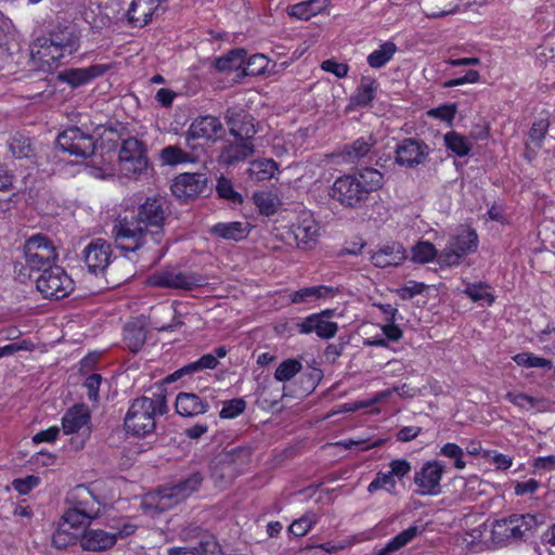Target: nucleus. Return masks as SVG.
Instances as JSON below:
<instances>
[{
    "label": "nucleus",
    "mask_w": 555,
    "mask_h": 555,
    "mask_svg": "<svg viewBox=\"0 0 555 555\" xmlns=\"http://www.w3.org/2000/svg\"><path fill=\"white\" fill-rule=\"evenodd\" d=\"M169 216L168 202L159 195L146 197L137 206L126 207L113 223L112 236L116 246L126 251H135L145 244L149 235L159 243Z\"/></svg>",
    "instance_id": "obj_1"
},
{
    "label": "nucleus",
    "mask_w": 555,
    "mask_h": 555,
    "mask_svg": "<svg viewBox=\"0 0 555 555\" xmlns=\"http://www.w3.org/2000/svg\"><path fill=\"white\" fill-rule=\"evenodd\" d=\"M168 412L166 396L160 391L152 398L142 396L132 400L124 418V427L128 434L145 437L156 427L157 415Z\"/></svg>",
    "instance_id": "obj_2"
},
{
    "label": "nucleus",
    "mask_w": 555,
    "mask_h": 555,
    "mask_svg": "<svg viewBox=\"0 0 555 555\" xmlns=\"http://www.w3.org/2000/svg\"><path fill=\"white\" fill-rule=\"evenodd\" d=\"M543 522L540 514H513L492 521L489 538L498 546L513 544L532 537Z\"/></svg>",
    "instance_id": "obj_3"
},
{
    "label": "nucleus",
    "mask_w": 555,
    "mask_h": 555,
    "mask_svg": "<svg viewBox=\"0 0 555 555\" xmlns=\"http://www.w3.org/2000/svg\"><path fill=\"white\" fill-rule=\"evenodd\" d=\"M23 254L25 263L16 262L14 266V272L22 283L31 279V272L53 266L59 257L53 242L42 233L34 234L25 241Z\"/></svg>",
    "instance_id": "obj_4"
},
{
    "label": "nucleus",
    "mask_w": 555,
    "mask_h": 555,
    "mask_svg": "<svg viewBox=\"0 0 555 555\" xmlns=\"http://www.w3.org/2000/svg\"><path fill=\"white\" fill-rule=\"evenodd\" d=\"M36 287L44 298L59 300L74 291L75 283L62 267L53 264L41 271Z\"/></svg>",
    "instance_id": "obj_5"
},
{
    "label": "nucleus",
    "mask_w": 555,
    "mask_h": 555,
    "mask_svg": "<svg viewBox=\"0 0 555 555\" xmlns=\"http://www.w3.org/2000/svg\"><path fill=\"white\" fill-rule=\"evenodd\" d=\"M118 165L125 177H134L145 171L149 159L144 143L132 137L124 140L118 153Z\"/></svg>",
    "instance_id": "obj_6"
},
{
    "label": "nucleus",
    "mask_w": 555,
    "mask_h": 555,
    "mask_svg": "<svg viewBox=\"0 0 555 555\" xmlns=\"http://www.w3.org/2000/svg\"><path fill=\"white\" fill-rule=\"evenodd\" d=\"M478 246V236L474 230L461 228L453 235L448 245L439 254V263L441 266L459 264L461 259L468 254L474 253Z\"/></svg>",
    "instance_id": "obj_7"
},
{
    "label": "nucleus",
    "mask_w": 555,
    "mask_h": 555,
    "mask_svg": "<svg viewBox=\"0 0 555 555\" xmlns=\"http://www.w3.org/2000/svg\"><path fill=\"white\" fill-rule=\"evenodd\" d=\"M446 464L439 460L425 462L414 473L415 493L422 496H435L441 493V480L446 473Z\"/></svg>",
    "instance_id": "obj_8"
},
{
    "label": "nucleus",
    "mask_w": 555,
    "mask_h": 555,
    "mask_svg": "<svg viewBox=\"0 0 555 555\" xmlns=\"http://www.w3.org/2000/svg\"><path fill=\"white\" fill-rule=\"evenodd\" d=\"M56 145L72 156L87 158L94 154L95 140L93 135L73 126L65 129L56 138Z\"/></svg>",
    "instance_id": "obj_9"
},
{
    "label": "nucleus",
    "mask_w": 555,
    "mask_h": 555,
    "mask_svg": "<svg viewBox=\"0 0 555 555\" xmlns=\"http://www.w3.org/2000/svg\"><path fill=\"white\" fill-rule=\"evenodd\" d=\"M46 41H50L49 49H53L51 51V57L53 60H59L64 57L65 55H70L76 52L79 48V35L77 34L74 26H56L51 33ZM47 42L41 44L44 47Z\"/></svg>",
    "instance_id": "obj_10"
},
{
    "label": "nucleus",
    "mask_w": 555,
    "mask_h": 555,
    "mask_svg": "<svg viewBox=\"0 0 555 555\" xmlns=\"http://www.w3.org/2000/svg\"><path fill=\"white\" fill-rule=\"evenodd\" d=\"M429 146L417 139L405 138L396 146V163L406 168H414L426 162Z\"/></svg>",
    "instance_id": "obj_11"
},
{
    "label": "nucleus",
    "mask_w": 555,
    "mask_h": 555,
    "mask_svg": "<svg viewBox=\"0 0 555 555\" xmlns=\"http://www.w3.org/2000/svg\"><path fill=\"white\" fill-rule=\"evenodd\" d=\"M330 196L347 207H354L365 196L361 181L352 176L338 178L331 188Z\"/></svg>",
    "instance_id": "obj_12"
},
{
    "label": "nucleus",
    "mask_w": 555,
    "mask_h": 555,
    "mask_svg": "<svg viewBox=\"0 0 555 555\" xmlns=\"http://www.w3.org/2000/svg\"><path fill=\"white\" fill-rule=\"evenodd\" d=\"M150 284L157 287L191 291L203 285L201 276L176 270H164L150 276Z\"/></svg>",
    "instance_id": "obj_13"
},
{
    "label": "nucleus",
    "mask_w": 555,
    "mask_h": 555,
    "mask_svg": "<svg viewBox=\"0 0 555 555\" xmlns=\"http://www.w3.org/2000/svg\"><path fill=\"white\" fill-rule=\"evenodd\" d=\"M82 259L91 273H101L111 263L112 246L103 238H94L83 248Z\"/></svg>",
    "instance_id": "obj_14"
},
{
    "label": "nucleus",
    "mask_w": 555,
    "mask_h": 555,
    "mask_svg": "<svg viewBox=\"0 0 555 555\" xmlns=\"http://www.w3.org/2000/svg\"><path fill=\"white\" fill-rule=\"evenodd\" d=\"M225 124L229 132L236 140L253 141L258 132L254 124V117L241 108H228L224 114Z\"/></svg>",
    "instance_id": "obj_15"
},
{
    "label": "nucleus",
    "mask_w": 555,
    "mask_h": 555,
    "mask_svg": "<svg viewBox=\"0 0 555 555\" xmlns=\"http://www.w3.org/2000/svg\"><path fill=\"white\" fill-rule=\"evenodd\" d=\"M204 481V474L199 470L193 472L176 483L165 486L159 490L160 500H172L173 503L185 500L197 491Z\"/></svg>",
    "instance_id": "obj_16"
},
{
    "label": "nucleus",
    "mask_w": 555,
    "mask_h": 555,
    "mask_svg": "<svg viewBox=\"0 0 555 555\" xmlns=\"http://www.w3.org/2000/svg\"><path fill=\"white\" fill-rule=\"evenodd\" d=\"M207 182L208 179L205 173L184 172L173 180L171 191L178 198L188 201L202 194L207 188Z\"/></svg>",
    "instance_id": "obj_17"
},
{
    "label": "nucleus",
    "mask_w": 555,
    "mask_h": 555,
    "mask_svg": "<svg viewBox=\"0 0 555 555\" xmlns=\"http://www.w3.org/2000/svg\"><path fill=\"white\" fill-rule=\"evenodd\" d=\"M224 133V128L220 119L212 115L198 116L188 129V140L205 139L217 140Z\"/></svg>",
    "instance_id": "obj_18"
},
{
    "label": "nucleus",
    "mask_w": 555,
    "mask_h": 555,
    "mask_svg": "<svg viewBox=\"0 0 555 555\" xmlns=\"http://www.w3.org/2000/svg\"><path fill=\"white\" fill-rule=\"evenodd\" d=\"M109 68L111 66L106 64H94L85 68H70L60 73L59 79L72 88H79L92 79L103 76Z\"/></svg>",
    "instance_id": "obj_19"
},
{
    "label": "nucleus",
    "mask_w": 555,
    "mask_h": 555,
    "mask_svg": "<svg viewBox=\"0 0 555 555\" xmlns=\"http://www.w3.org/2000/svg\"><path fill=\"white\" fill-rule=\"evenodd\" d=\"M80 547L88 552H104L116 545L113 531L102 529H83L79 539Z\"/></svg>",
    "instance_id": "obj_20"
},
{
    "label": "nucleus",
    "mask_w": 555,
    "mask_h": 555,
    "mask_svg": "<svg viewBox=\"0 0 555 555\" xmlns=\"http://www.w3.org/2000/svg\"><path fill=\"white\" fill-rule=\"evenodd\" d=\"M388 468L384 473V491L397 494L404 489L403 478L411 473L412 465L405 459H396L390 461Z\"/></svg>",
    "instance_id": "obj_21"
},
{
    "label": "nucleus",
    "mask_w": 555,
    "mask_h": 555,
    "mask_svg": "<svg viewBox=\"0 0 555 555\" xmlns=\"http://www.w3.org/2000/svg\"><path fill=\"white\" fill-rule=\"evenodd\" d=\"M320 227L311 216H304L297 223L292 225V232L301 249H311L319 236Z\"/></svg>",
    "instance_id": "obj_22"
},
{
    "label": "nucleus",
    "mask_w": 555,
    "mask_h": 555,
    "mask_svg": "<svg viewBox=\"0 0 555 555\" xmlns=\"http://www.w3.org/2000/svg\"><path fill=\"white\" fill-rule=\"evenodd\" d=\"M255 154V145L253 141L236 140L230 142L221 149L219 162L227 166H233L244 162Z\"/></svg>",
    "instance_id": "obj_23"
},
{
    "label": "nucleus",
    "mask_w": 555,
    "mask_h": 555,
    "mask_svg": "<svg viewBox=\"0 0 555 555\" xmlns=\"http://www.w3.org/2000/svg\"><path fill=\"white\" fill-rule=\"evenodd\" d=\"M176 412L183 417L205 414L209 409L207 400L193 392H180L175 402Z\"/></svg>",
    "instance_id": "obj_24"
},
{
    "label": "nucleus",
    "mask_w": 555,
    "mask_h": 555,
    "mask_svg": "<svg viewBox=\"0 0 555 555\" xmlns=\"http://www.w3.org/2000/svg\"><path fill=\"white\" fill-rule=\"evenodd\" d=\"M300 334L315 333L322 339H328L336 335L338 325L335 322L323 320L317 315L307 317L298 324Z\"/></svg>",
    "instance_id": "obj_25"
},
{
    "label": "nucleus",
    "mask_w": 555,
    "mask_h": 555,
    "mask_svg": "<svg viewBox=\"0 0 555 555\" xmlns=\"http://www.w3.org/2000/svg\"><path fill=\"white\" fill-rule=\"evenodd\" d=\"M403 320L396 307L384 305V349L388 348V343L398 341L403 331L400 322Z\"/></svg>",
    "instance_id": "obj_26"
},
{
    "label": "nucleus",
    "mask_w": 555,
    "mask_h": 555,
    "mask_svg": "<svg viewBox=\"0 0 555 555\" xmlns=\"http://www.w3.org/2000/svg\"><path fill=\"white\" fill-rule=\"evenodd\" d=\"M157 9V0H132L127 16L131 25L143 27L152 21Z\"/></svg>",
    "instance_id": "obj_27"
},
{
    "label": "nucleus",
    "mask_w": 555,
    "mask_h": 555,
    "mask_svg": "<svg viewBox=\"0 0 555 555\" xmlns=\"http://www.w3.org/2000/svg\"><path fill=\"white\" fill-rule=\"evenodd\" d=\"M99 508L69 507L62 517V525L80 533V529L89 526L99 516Z\"/></svg>",
    "instance_id": "obj_28"
},
{
    "label": "nucleus",
    "mask_w": 555,
    "mask_h": 555,
    "mask_svg": "<svg viewBox=\"0 0 555 555\" xmlns=\"http://www.w3.org/2000/svg\"><path fill=\"white\" fill-rule=\"evenodd\" d=\"M90 411L83 404H76L62 418V427L66 435L78 433L90 422Z\"/></svg>",
    "instance_id": "obj_29"
},
{
    "label": "nucleus",
    "mask_w": 555,
    "mask_h": 555,
    "mask_svg": "<svg viewBox=\"0 0 555 555\" xmlns=\"http://www.w3.org/2000/svg\"><path fill=\"white\" fill-rule=\"evenodd\" d=\"M210 233L223 240L241 241L249 234V230L243 222H219L212 225Z\"/></svg>",
    "instance_id": "obj_30"
},
{
    "label": "nucleus",
    "mask_w": 555,
    "mask_h": 555,
    "mask_svg": "<svg viewBox=\"0 0 555 555\" xmlns=\"http://www.w3.org/2000/svg\"><path fill=\"white\" fill-rule=\"evenodd\" d=\"M338 292L337 288L317 285L310 287H304L296 292L291 293L289 298L293 304L310 302L314 299L333 297Z\"/></svg>",
    "instance_id": "obj_31"
},
{
    "label": "nucleus",
    "mask_w": 555,
    "mask_h": 555,
    "mask_svg": "<svg viewBox=\"0 0 555 555\" xmlns=\"http://www.w3.org/2000/svg\"><path fill=\"white\" fill-rule=\"evenodd\" d=\"M328 0H307L287 8L291 17L308 21L327 7Z\"/></svg>",
    "instance_id": "obj_32"
},
{
    "label": "nucleus",
    "mask_w": 555,
    "mask_h": 555,
    "mask_svg": "<svg viewBox=\"0 0 555 555\" xmlns=\"http://www.w3.org/2000/svg\"><path fill=\"white\" fill-rule=\"evenodd\" d=\"M378 82L375 78L363 76L357 92L350 98V104L354 106H366L374 99Z\"/></svg>",
    "instance_id": "obj_33"
},
{
    "label": "nucleus",
    "mask_w": 555,
    "mask_h": 555,
    "mask_svg": "<svg viewBox=\"0 0 555 555\" xmlns=\"http://www.w3.org/2000/svg\"><path fill=\"white\" fill-rule=\"evenodd\" d=\"M146 340V331L139 322H129L124 327V341L131 352H138Z\"/></svg>",
    "instance_id": "obj_34"
},
{
    "label": "nucleus",
    "mask_w": 555,
    "mask_h": 555,
    "mask_svg": "<svg viewBox=\"0 0 555 555\" xmlns=\"http://www.w3.org/2000/svg\"><path fill=\"white\" fill-rule=\"evenodd\" d=\"M246 61V51L244 49H233L225 55L215 60V67L218 72H235L242 69Z\"/></svg>",
    "instance_id": "obj_35"
},
{
    "label": "nucleus",
    "mask_w": 555,
    "mask_h": 555,
    "mask_svg": "<svg viewBox=\"0 0 555 555\" xmlns=\"http://www.w3.org/2000/svg\"><path fill=\"white\" fill-rule=\"evenodd\" d=\"M505 399L521 411H541L546 406V401L522 392L508 391Z\"/></svg>",
    "instance_id": "obj_36"
},
{
    "label": "nucleus",
    "mask_w": 555,
    "mask_h": 555,
    "mask_svg": "<svg viewBox=\"0 0 555 555\" xmlns=\"http://www.w3.org/2000/svg\"><path fill=\"white\" fill-rule=\"evenodd\" d=\"M374 142L369 138L367 140L360 138L350 144H346L341 151V157L347 163H354L360 160L369 154Z\"/></svg>",
    "instance_id": "obj_37"
},
{
    "label": "nucleus",
    "mask_w": 555,
    "mask_h": 555,
    "mask_svg": "<svg viewBox=\"0 0 555 555\" xmlns=\"http://www.w3.org/2000/svg\"><path fill=\"white\" fill-rule=\"evenodd\" d=\"M446 147L457 157H465L472 151V142L465 135L456 132L449 131L443 135Z\"/></svg>",
    "instance_id": "obj_38"
},
{
    "label": "nucleus",
    "mask_w": 555,
    "mask_h": 555,
    "mask_svg": "<svg viewBox=\"0 0 555 555\" xmlns=\"http://www.w3.org/2000/svg\"><path fill=\"white\" fill-rule=\"evenodd\" d=\"M8 147L12 156L17 159L31 158L35 156L30 139L22 133H15L11 137L8 141Z\"/></svg>",
    "instance_id": "obj_39"
},
{
    "label": "nucleus",
    "mask_w": 555,
    "mask_h": 555,
    "mask_svg": "<svg viewBox=\"0 0 555 555\" xmlns=\"http://www.w3.org/2000/svg\"><path fill=\"white\" fill-rule=\"evenodd\" d=\"M235 472L236 469L233 467V464L228 463L222 455V457L211 467V478L218 486L224 487L232 482L235 477Z\"/></svg>",
    "instance_id": "obj_40"
},
{
    "label": "nucleus",
    "mask_w": 555,
    "mask_h": 555,
    "mask_svg": "<svg viewBox=\"0 0 555 555\" xmlns=\"http://www.w3.org/2000/svg\"><path fill=\"white\" fill-rule=\"evenodd\" d=\"M160 159L165 165L175 166L192 162V155L179 145H168L160 151Z\"/></svg>",
    "instance_id": "obj_41"
},
{
    "label": "nucleus",
    "mask_w": 555,
    "mask_h": 555,
    "mask_svg": "<svg viewBox=\"0 0 555 555\" xmlns=\"http://www.w3.org/2000/svg\"><path fill=\"white\" fill-rule=\"evenodd\" d=\"M420 533L421 529L417 526H411L408 529L401 531L384 546V555L405 546Z\"/></svg>",
    "instance_id": "obj_42"
},
{
    "label": "nucleus",
    "mask_w": 555,
    "mask_h": 555,
    "mask_svg": "<svg viewBox=\"0 0 555 555\" xmlns=\"http://www.w3.org/2000/svg\"><path fill=\"white\" fill-rule=\"evenodd\" d=\"M463 293L468 296L474 302H479L481 305H492L494 301V296L490 292V286L487 284L478 283V284H467Z\"/></svg>",
    "instance_id": "obj_43"
},
{
    "label": "nucleus",
    "mask_w": 555,
    "mask_h": 555,
    "mask_svg": "<svg viewBox=\"0 0 555 555\" xmlns=\"http://www.w3.org/2000/svg\"><path fill=\"white\" fill-rule=\"evenodd\" d=\"M80 537L81 533L70 531L69 528L61 524L52 535V544L57 550H65L70 545H75Z\"/></svg>",
    "instance_id": "obj_44"
},
{
    "label": "nucleus",
    "mask_w": 555,
    "mask_h": 555,
    "mask_svg": "<svg viewBox=\"0 0 555 555\" xmlns=\"http://www.w3.org/2000/svg\"><path fill=\"white\" fill-rule=\"evenodd\" d=\"M439 254L434 244L422 241L412 248V260L417 263H427L436 258L439 260Z\"/></svg>",
    "instance_id": "obj_45"
},
{
    "label": "nucleus",
    "mask_w": 555,
    "mask_h": 555,
    "mask_svg": "<svg viewBox=\"0 0 555 555\" xmlns=\"http://www.w3.org/2000/svg\"><path fill=\"white\" fill-rule=\"evenodd\" d=\"M319 520V517L313 512H307L300 518L294 520L288 527V531L295 537H304L306 535L313 525H315Z\"/></svg>",
    "instance_id": "obj_46"
},
{
    "label": "nucleus",
    "mask_w": 555,
    "mask_h": 555,
    "mask_svg": "<svg viewBox=\"0 0 555 555\" xmlns=\"http://www.w3.org/2000/svg\"><path fill=\"white\" fill-rule=\"evenodd\" d=\"M439 455L452 460L453 466L457 470H463L466 467V462L464 460L465 451L456 443H444L440 448Z\"/></svg>",
    "instance_id": "obj_47"
},
{
    "label": "nucleus",
    "mask_w": 555,
    "mask_h": 555,
    "mask_svg": "<svg viewBox=\"0 0 555 555\" xmlns=\"http://www.w3.org/2000/svg\"><path fill=\"white\" fill-rule=\"evenodd\" d=\"M302 369L300 361L296 359H286L280 363L274 372V378L278 382H288Z\"/></svg>",
    "instance_id": "obj_48"
},
{
    "label": "nucleus",
    "mask_w": 555,
    "mask_h": 555,
    "mask_svg": "<svg viewBox=\"0 0 555 555\" xmlns=\"http://www.w3.org/2000/svg\"><path fill=\"white\" fill-rule=\"evenodd\" d=\"M513 360L517 365L524 367H542L546 370L553 369V363L551 360L538 357L530 352H521L516 354Z\"/></svg>",
    "instance_id": "obj_49"
},
{
    "label": "nucleus",
    "mask_w": 555,
    "mask_h": 555,
    "mask_svg": "<svg viewBox=\"0 0 555 555\" xmlns=\"http://www.w3.org/2000/svg\"><path fill=\"white\" fill-rule=\"evenodd\" d=\"M249 171L257 180H269L278 171V164L273 159L257 160L251 164Z\"/></svg>",
    "instance_id": "obj_50"
},
{
    "label": "nucleus",
    "mask_w": 555,
    "mask_h": 555,
    "mask_svg": "<svg viewBox=\"0 0 555 555\" xmlns=\"http://www.w3.org/2000/svg\"><path fill=\"white\" fill-rule=\"evenodd\" d=\"M406 258L404 247L396 242L384 245V268L387 266H398Z\"/></svg>",
    "instance_id": "obj_51"
},
{
    "label": "nucleus",
    "mask_w": 555,
    "mask_h": 555,
    "mask_svg": "<svg viewBox=\"0 0 555 555\" xmlns=\"http://www.w3.org/2000/svg\"><path fill=\"white\" fill-rule=\"evenodd\" d=\"M364 192L367 194L378 190L382 182V172L375 168L364 167L360 170V179Z\"/></svg>",
    "instance_id": "obj_52"
},
{
    "label": "nucleus",
    "mask_w": 555,
    "mask_h": 555,
    "mask_svg": "<svg viewBox=\"0 0 555 555\" xmlns=\"http://www.w3.org/2000/svg\"><path fill=\"white\" fill-rule=\"evenodd\" d=\"M253 450L247 446H240L228 450L223 456L233 467L247 464L250 461Z\"/></svg>",
    "instance_id": "obj_53"
},
{
    "label": "nucleus",
    "mask_w": 555,
    "mask_h": 555,
    "mask_svg": "<svg viewBox=\"0 0 555 555\" xmlns=\"http://www.w3.org/2000/svg\"><path fill=\"white\" fill-rule=\"evenodd\" d=\"M216 191L219 197L230 201L233 204H241L243 202L242 195L233 189L231 180L224 177L218 179Z\"/></svg>",
    "instance_id": "obj_54"
},
{
    "label": "nucleus",
    "mask_w": 555,
    "mask_h": 555,
    "mask_svg": "<svg viewBox=\"0 0 555 555\" xmlns=\"http://www.w3.org/2000/svg\"><path fill=\"white\" fill-rule=\"evenodd\" d=\"M254 203L259 209L260 214L264 216H272L276 211V204L275 198L267 192H258L255 193L254 196Z\"/></svg>",
    "instance_id": "obj_55"
},
{
    "label": "nucleus",
    "mask_w": 555,
    "mask_h": 555,
    "mask_svg": "<svg viewBox=\"0 0 555 555\" xmlns=\"http://www.w3.org/2000/svg\"><path fill=\"white\" fill-rule=\"evenodd\" d=\"M246 409V401L243 398H234L223 402L219 413L221 418H235Z\"/></svg>",
    "instance_id": "obj_56"
},
{
    "label": "nucleus",
    "mask_w": 555,
    "mask_h": 555,
    "mask_svg": "<svg viewBox=\"0 0 555 555\" xmlns=\"http://www.w3.org/2000/svg\"><path fill=\"white\" fill-rule=\"evenodd\" d=\"M456 112V104H443L427 111V116L451 125L453 119L455 118Z\"/></svg>",
    "instance_id": "obj_57"
},
{
    "label": "nucleus",
    "mask_w": 555,
    "mask_h": 555,
    "mask_svg": "<svg viewBox=\"0 0 555 555\" xmlns=\"http://www.w3.org/2000/svg\"><path fill=\"white\" fill-rule=\"evenodd\" d=\"M550 122L546 118L535 120L529 131V140L535 146L541 147L542 142L547 133Z\"/></svg>",
    "instance_id": "obj_58"
},
{
    "label": "nucleus",
    "mask_w": 555,
    "mask_h": 555,
    "mask_svg": "<svg viewBox=\"0 0 555 555\" xmlns=\"http://www.w3.org/2000/svg\"><path fill=\"white\" fill-rule=\"evenodd\" d=\"M267 65V59L262 54L253 55L246 64L243 65L242 72L245 76H257L263 73Z\"/></svg>",
    "instance_id": "obj_59"
},
{
    "label": "nucleus",
    "mask_w": 555,
    "mask_h": 555,
    "mask_svg": "<svg viewBox=\"0 0 555 555\" xmlns=\"http://www.w3.org/2000/svg\"><path fill=\"white\" fill-rule=\"evenodd\" d=\"M426 288V285L421 282L410 281L404 286L398 289H390V292H395L398 296L403 299H412L414 296L422 294Z\"/></svg>",
    "instance_id": "obj_60"
},
{
    "label": "nucleus",
    "mask_w": 555,
    "mask_h": 555,
    "mask_svg": "<svg viewBox=\"0 0 555 555\" xmlns=\"http://www.w3.org/2000/svg\"><path fill=\"white\" fill-rule=\"evenodd\" d=\"M40 483V478L34 475L25 478H16L12 481V487L20 494H28L34 488Z\"/></svg>",
    "instance_id": "obj_61"
},
{
    "label": "nucleus",
    "mask_w": 555,
    "mask_h": 555,
    "mask_svg": "<svg viewBox=\"0 0 555 555\" xmlns=\"http://www.w3.org/2000/svg\"><path fill=\"white\" fill-rule=\"evenodd\" d=\"M199 371H203V370L199 366L198 361L196 360L194 362H191V363L180 367L179 370L175 371L173 373L169 374L164 379V382L167 383V384L173 383V382L180 379L181 377H183L185 375H193L194 373H197Z\"/></svg>",
    "instance_id": "obj_62"
},
{
    "label": "nucleus",
    "mask_w": 555,
    "mask_h": 555,
    "mask_svg": "<svg viewBox=\"0 0 555 555\" xmlns=\"http://www.w3.org/2000/svg\"><path fill=\"white\" fill-rule=\"evenodd\" d=\"M485 456L490 459L495 468L500 470H507L511 468L514 461L512 456L496 451H487Z\"/></svg>",
    "instance_id": "obj_63"
},
{
    "label": "nucleus",
    "mask_w": 555,
    "mask_h": 555,
    "mask_svg": "<svg viewBox=\"0 0 555 555\" xmlns=\"http://www.w3.org/2000/svg\"><path fill=\"white\" fill-rule=\"evenodd\" d=\"M101 383H102V376L96 373H93L86 378L83 386L88 390L87 395H88V398L90 401H93V402L98 401L99 389H100Z\"/></svg>",
    "instance_id": "obj_64"
}]
</instances>
